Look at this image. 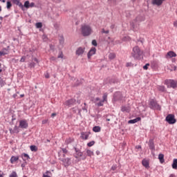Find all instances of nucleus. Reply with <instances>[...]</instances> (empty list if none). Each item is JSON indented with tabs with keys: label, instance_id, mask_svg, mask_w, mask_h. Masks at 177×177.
Returning a JSON list of instances; mask_svg holds the SVG:
<instances>
[{
	"label": "nucleus",
	"instance_id": "1",
	"mask_svg": "<svg viewBox=\"0 0 177 177\" xmlns=\"http://www.w3.org/2000/svg\"><path fill=\"white\" fill-rule=\"evenodd\" d=\"M146 18L144 15H138L136 17V19L130 23V26L133 31H136L138 28H139V23H142V21H145Z\"/></svg>",
	"mask_w": 177,
	"mask_h": 177
},
{
	"label": "nucleus",
	"instance_id": "2",
	"mask_svg": "<svg viewBox=\"0 0 177 177\" xmlns=\"http://www.w3.org/2000/svg\"><path fill=\"white\" fill-rule=\"evenodd\" d=\"M131 56L134 60H140L143 57V50H140L138 46H136L133 48Z\"/></svg>",
	"mask_w": 177,
	"mask_h": 177
},
{
	"label": "nucleus",
	"instance_id": "3",
	"mask_svg": "<svg viewBox=\"0 0 177 177\" xmlns=\"http://www.w3.org/2000/svg\"><path fill=\"white\" fill-rule=\"evenodd\" d=\"M149 107L151 110H158V111H161V105L158 104V102L156 98H152L149 101Z\"/></svg>",
	"mask_w": 177,
	"mask_h": 177
},
{
	"label": "nucleus",
	"instance_id": "4",
	"mask_svg": "<svg viewBox=\"0 0 177 177\" xmlns=\"http://www.w3.org/2000/svg\"><path fill=\"white\" fill-rule=\"evenodd\" d=\"M81 32L83 37H89L92 34V28L88 25L82 26Z\"/></svg>",
	"mask_w": 177,
	"mask_h": 177
},
{
	"label": "nucleus",
	"instance_id": "5",
	"mask_svg": "<svg viewBox=\"0 0 177 177\" xmlns=\"http://www.w3.org/2000/svg\"><path fill=\"white\" fill-rule=\"evenodd\" d=\"M165 85H167V88H172V89H176L177 81L172 79H166L164 82Z\"/></svg>",
	"mask_w": 177,
	"mask_h": 177
},
{
	"label": "nucleus",
	"instance_id": "6",
	"mask_svg": "<svg viewBox=\"0 0 177 177\" xmlns=\"http://www.w3.org/2000/svg\"><path fill=\"white\" fill-rule=\"evenodd\" d=\"M74 150L75 151V153L74 154L75 158H78L79 157H82V160H86V155L84 154V153H82L81 151V150H80V149H78L77 147H74Z\"/></svg>",
	"mask_w": 177,
	"mask_h": 177
},
{
	"label": "nucleus",
	"instance_id": "7",
	"mask_svg": "<svg viewBox=\"0 0 177 177\" xmlns=\"http://www.w3.org/2000/svg\"><path fill=\"white\" fill-rule=\"evenodd\" d=\"M165 121L168 122L170 125H173L176 122V119H175V115L174 114H169L165 118Z\"/></svg>",
	"mask_w": 177,
	"mask_h": 177
},
{
	"label": "nucleus",
	"instance_id": "8",
	"mask_svg": "<svg viewBox=\"0 0 177 177\" xmlns=\"http://www.w3.org/2000/svg\"><path fill=\"white\" fill-rule=\"evenodd\" d=\"M59 160L62 161V165H64L65 168L71 165V158H61Z\"/></svg>",
	"mask_w": 177,
	"mask_h": 177
},
{
	"label": "nucleus",
	"instance_id": "9",
	"mask_svg": "<svg viewBox=\"0 0 177 177\" xmlns=\"http://www.w3.org/2000/svg\"><path fill=\"white\" fill-rule=\"evenodd\" d=\"M64 104L67 107H73V106H75V104H77V100H75L74 98H72L65 101Z\"/></svg>",
	"mask_w": 177,
	"mask_h": 177
},
{
	"label": "nucleus",
	"instance_id": "10",
	"mask_svg": "<svg viewBox=\"0 0 177 177\" xmlns=\"http://www.w3.org/2000/svg\"><path fill=\"white\" fill-rule=\"evenodd\" d=\"M19 128H21V129H27V128H28V123L26 120H21L19 121Z\"/></svg>",
	"mask_w": 177,
	"mask_h": 177
},
{
	"label": "nucleus",
	"instance_id": "11",
	"mask_svg": "<svg viewBox=\"0 0 177 177\" xmlns=\"http://www.w3.org/2000/svg\"><path fill=\"white\" fill-rule=\"evenodd\" d=\"M12 2L14 3V5L19 6V8H20L23 12L26 10V8H24V4L23 5V3L20 2V0H12Z\"/></svg>",
	"mask_w": 177,
	"mask_h": 177
},
{
	"label": "nucleus",
	"instance_id": "12",
	"mask_svg": "<svg viewBox=\"0 0 177 177\" xmlns=\"http://www.w3.org/2000/svg\"><path fill=\"white\" fill-rule=\"evenodd\" d=\"M113 99L115 102H118V100H122V93L120 91H117L113 95Z\"/></svg>",
	"mask_w": 177,
	"mask_h": 177
},
{
	"label": "nucleus",
	"instance_id": "13",
	"mask_svg": "<svg viewBox=\"0 0 177 177\" xmlns=\"http://www.w3.org/2000/svg\"><path fill=\"white\" fill-rule=\"evenodd\" d=\"M95 54H96V48L92 47L88 51V53H87L88 59L91 60V58L92 57V56H93V55H95Z\"/></svg>",
	"mask_w": 177,
	"mask_h": 177
},
{
	"label": "nucleus",
	"instance_id": "14",
	"mask_svg": "<svg viewBox=\"0 0 177 177\" xmlns=\"http://www.w3.org/2000/svg\"><path fill=\"white\" fill-rule=\"evenodd\" d=\"M24 9H30V8H35V3L32 2L30 3L29 1H26L24 4Z\"/></svg>",
	"mask_w": 177,
	"mask_h": 177
},
{
	"label": "nucleus",
	"instance_id": "15",
	"mask_svg": "<svg viewBox=\"0 0 177 177\" xmlns=\"http://www.w3.org/2000/svg\"><path fill=\"white\" fill-rule=\"evenodd\" d=\"M84 52H85V48L79 47L75 51L76 56H81V55H84Z\"/></svg>",
	"mask_w": 177,
	"mask_h": 177
},
{
	"label": "nucleus",
	"instance_id": "16",
	"mask_svg": "<svg viewBox=\"0 0 177 177\" xmlns=\"http://www.w3.org/2000/svg\"><path fill=\"white\" fill-rule=\"evenodd\" d=\"M149 147L151 151H156V146L154 145V140L150 139L149 141Z\"/></svg>",
	"mask_w": 177,
	"mask_h": 177
},
{
	"label": "nucleus",
	"instance_id": "17",
	"mask_svg": "<svg viewBox=\"0 0 177 177\" xmlns=\"http://www.w3.org/2000/svg\"><path fill=\"white\" fill-rule=\"evenodd\" d=\"M166 59H171L172 57H176V53L174 51H169L166 56H165Z\"/></svg>",
	"mask_w": 177,
	"mask_h": 177
},
{
	"label": "nucleus",
	"instance_id": "18",
	"mask_svg": "<svg viewBox=\"0 0 177 177\" xmlns=\"http://www.w3.org/2000/svg\"><path fill=\"white\" fill-rule=\"evenodd\" d=\"M142 165H143V167H145V168H146L147 169H149L150 168V163L149 162L148 160L146 159H143L142 160Z\"/></svg>",
	"mask_w": 177,
	"mask_h": 177
},
{
	"label": "nucleus",
	"instance_id": "19",
	"mask_svg": "<svg viewBox=\"0 0 177 177\" xmlns=\"http://www.w3.org/2000/svg\"><path fill=\"white\" fill-rule=\"evenodd\" d=\"M21 157L23 161H24L25 164H27V160H30V156L26 153H23L21 155Z\"/></svg>",
	"mask_w": 177,
	"mask_h": 177
},
{
	"label": "nucleus",
	"instance_id": "20",
	"mask_svg": "<svg viewBox=\"0 0 177 177\" xmlns=\"http://www.w3.org/2000/svg\"><path fill=\"white\" fill-rule=\"evenodd\" d=\"M141 120H142V118L138 117L135 119L129 120L128 124H136V122H139V121H141Z\"/></svg>",
	"mask_w": 177,
	"mask_h": 177
},
{
	"label": "nucleus",
	"instance_id": "21",
	"mask_svg": "<svg viewBox=\"0 0 177 177\" xmlns=\"http://www.w3.org/2000/svg\"><path fill=\"white\" fill-rule=\"evenodd\" d=\"M164 1L165 0H152V4L156 5L157 6H161Z\"/></svg>",
	"mask_w": 177,
	"mask_h": 177
},
{
	"label": "nucleus",
	"instance_id": "22",
	"mask_svg": "<svg viewBox=\"0 0 177 177\" xmlns=\"http://www.w3.org/2000/svg\"><path fill=\"white\" fill-rule=\"evenodd\" d=\"M84 79L77 80L75 83L73 85V86H80V85H82L84 84Z\"/></svg>",
	"mask_w": 177,
	"mask_h": 177
},
{
	"label": "nucleus",
	"instance_id": "23",
	"mask_svg": "<svg viewBox=\"0 0 177 177\" xmlns=\"http://www.w3.org/2000/svg\"><path fill=\"white\" fill-rule=\"evenodd\" d=\"M109 84H118V79L116 77H111L107 79Z\"/></svg>",
	"mask_w": 177,
	"mask_h": 177
},
{
	"label": "nucleus",
	"instance_id": "24",
	"mask_svg": "<svg viewBox=\"0 0 177 177\" xmlns=\"http://www.w3.org/2000/svg\"><path fill=\"white\" fill-rule=\"evenodd\" d=\"M80 138H82L84 140H88V138H89V133H85V132H82Z\"/></svg>",
	"mask_w": 177,
	"mask_h": 177
},
{
	"label": "nucleus",
	"instance_id": "25",
	"mask_svg": "<svg viewBox=\"0 0 177 177\" xmlns=\"http://www.w3.org/2000/svg\"><path fill=\"white\" fill-rule=\"evenodd\" d=\"M11 164H15V162L19 161V156H12L10 160Z\"/></svg>",
	"mask_w": 177,
	"mask_h": 177
},
{
	"label": "nucleus",
	"instance_id": "26",
	"mask_svg": "<svg viewBox=\"0 0 177 177\" xmlns=\"http://www.w3.org/2000/svg\"><path fill=\"white\" fill-rule=\"evenodd\" d=\"M158 160H159L160 164H164V162H165V160L164 159V154L160 153L158 155Z\"/></svg>",
	"mask_w": 177,
	"mask_h": 177
},
{
	"label": "nucleus",
	"instance_id": "27",
	"mask_svg": "<svg viewBox=\"0 0 177 177\" xmlns=\"http://www.w3.org/2000/svg\"><path fill=\"white\" fill-rule=\"evenodd\" d=\"M121 111L123 113H129L131 111V109H129V106H122Z\"/></svg>",
	"mask_w": 177,
	"mask_h": 177
},
{
	"label": "nucleus",
	"instance_id": "28",
	"mask_svg": "<svg viewBox=\"0 0 177 177\" xmlns=\"http://www.w3.org/2000/svg\"><path fill=\"white\" fill-rule=\"evenodd\" d=\"M100 131H102V127H100V126H95L94 127H93V131L97 133V132H100Z\"/></svg>",
	"mask_w": 177,
	"mask_h": 177
},
{
	"label": "nucleus",
	"instance_id": "29",
	"mask_svg": "<svg viewBox=\"0 0 177 177\" xmlns=\"http://www.w3.org/2000/svg\"><path fill=\"white\" fill-rule=\"evenodd\" d=\"M158 91H159V92H167V88H165V86H158Z\"/></svg>",
	"mask_w": 177,
	"mask_h": 177
},
{
	"label": "nucleus",
	"instance_id": "30",
	"mask_svg": "<svg viewBox=\"0 0 177 177\" xmlns=\"http://www.w3.org/2000/svg\"><path fill=\"white\" fill-rule=\"evenodd\" d=\"M108 3L110 6H115L117 0H108Z\"/></svg>",
	"mask_w": 177,
	"mask_h": 177
},
{
	"label": "nucleus",
	"instance_id": "31",
	"mask_svg": "<svg viewBox=\"0 0 177 177\" xmlns=\"http://www.w3.org/2000/svg\"><path fill=\"white\" fill-rule=\"evenodd\" d=\"M171 167L173 169H177V159H174Z\"/></svg>",
	"mask_w": 177,
	"mask_h": 177
},
{
	"label": "nucleus",
	"instance_id": "32",
	"mask_svg": "<svg viewBox=\"0 0 177 177\" xmlns=\"http://www.w3.org/2000/svg\"><path fill=\"white\" fill-rule=\"evenodd\" d=\"M5 55H8V50L6 48H3L0 51V56H5Z\"/></svg>",
	"mask_w": 177,
	"mask_h": 177
},
{
	"label": "nucleus",
	"instance_id": "33",
	"mask_svg": "<svg viewBox=\"0 0 177 177\" xmlns=\"http://www.w3.org/2000/svg\"><path fill=\"white\" fill-rule=\"evenodd\" d=\"M74 142V138H68L65 140L66 145H70V143H73Z\"/></svg>",
	"mask_w": 177,
	"mask_h": 177
},
{
	"label": "nucleus",
	"instance_id": "34",
	"mask_svg": "<svg viewBox=\"0 0 177 177\" xmlns=\"http://www.w3.org/2000/svg\"><path fill=\"white\" fill-rule=\"evenodd\" d=\"M30 149L31 151H38V147H37V146H35V145H31L30 147Z\"/></svg>",
	"mask_w": 177,
	"mask_h": 177
},
{
	"label": "nucleus",
	"instance_id": "35",
	"mask_svg": "<svg viewBox=\"0 0 177 177\" xmlns=\"http://www.w3.org/2000/svg\"><path fill=\"white\" fill-rule=\"evenodd\" d=\"M59 44L63 45L64 44V37L63 35L59 36Z\"/></svg>",
	"mask_w": 177,
	"mask_h": 177
},
{
	"label": "nucleus",
	"instance_id": "36",
	"mask_svg": "<svg viewBox=\"0 0 177 177\" xmlns=\"http://www.w3.org/2000/svg\"><path fill=\"white\" fill-rule=\"evenodd\" d=\"M109 59H110V60H113V59H115V54L113 53H111L109 55Z\"/></svg>",
	"mask_w": 177,
	"mask_h": 177
},
{
	"label": "nucleus",
	"instance_id": "37",
	"mask_svg": "<svg viewBox=\"0 0 177 177\" xmlns=\"http://www.w3.org/2000/svg\"><path fill=\"white\" fill-rule=\"evenodd\" d=\"M86 154L88 157H92V156H93V151H92L91 150L87 149Z\"/></svg>",
	"mask_w": 177,
	"mask_h": 177
},
{
	"label": "nucleus",
	"instance_id": "38",
	"mask_svg": "<svg viewBox=\"0 0 177 177\" xmlns=\"http://www.w3.org/2000/svg\"><path fill=\"white\" fill-rule=\"evenodd\" d=\"M20 127H19V126L17 127V125L15 126L14 127V133H19V132H20V129H19Z\"/></svg>",
	"mask_w": 177,
	"mask_h": 177
},
{
	"label": "nucleus",
	"instance_id": "39",
	"mask_svg": "<svg viewBox=\"0 0 177 177\" xmlns=\"http://www.w3.org/2000/svg\"><path fill=\"white\" fill-rule=\"evenodd\" d=\"M6 84V82L3 81V79L2 77H0V86L2 88V86H5Z\"/></svg>",
	"mask_w": 177,
	"mask_h": 177
},
{
	"label": "nucleus",
	"instance_id": "40",
	"mask_svg": "<svg viewBox=\"0 0 177 177\" xmlns=\"http://www.w3.org/2000/svg\"><path fill=\"white\" fill-rule=\"evenodd\" d=\"M7 9L9 10L10 8H12V2L10 1H7V6H6Z\"/></svg>",
	"mask_w": 177,
	"mask_h": 177
},
{
	"label": "nucleus",
	"instance_id": "41",
	"mask_svg": "<svg viewBox=\"0 0 177 177\" xmlns=\"http://www.w3.org/2000/svg\"><path fill=\"white\" fill-rule=\"evenodd\" d=\"M36 28H42V23L41 22H37L35 24Z\"/></svg>",
	"mask_w": 177,
	"mask_h": 177
},
{
	"label": "nucleus",
	"instance_id": "42",
	"mask_svg": "<svg viewBox=\"0 0 177 177\" xmlns=\"http://www.w3.org/2000/svg\"><path fill=\"white\" fill-rule=\"evenodd\" d=\"M107 93H104L103 94V96H102V100H104V102H107Z\"/></svg>",
	"mask_w": 177,
	"mask_h": 177
},
{
	"label": "nucleus",
	"instance_id": "43",
	"mask_svg": "<svg viewBox=\"0 0 177 177\" xmlns=\"http://www.w3.org/2000/svg\"><path fill=\"white\" fill-rule=\"evenodd\" d=\"M104 100H100L98 103H97V106L98 107H101L102 106H104Z\"/></svg>",
	"mask_w": 177,
	"mask_h": 177
},
{
	"label": "nucleus",
	"instance_id": "44",
	"mask_svg": "<svg viewBox=\"0 0 177 177\" xmlns=\"http://www.w3.org/2000/svg\"><path fill=\"white\" fill-rule=\"evenodd\" d=\"M10 177H17V173H16V171H12L10 174Z\"/></svg>",
	"mask_w": 177,
	"mask_h": 177
},
{
	"label": "nucleus",
	"instance_id": "45",
	"mask_svg": "<svg viewBox=\"0 0 177 177\" xmlns=\"http://www.w3.org/2000/svg\"><path fill=\"white\" fill-rule=\"evenodd\" d=\"M93 145H95V141H91V142H89L88 143H87V146L88 147H92V146H93Z\"/></svg>",
	"mask_w": 177,
	"mask_h": 177
},
{
	"label": "nucleus",
	"instance_id": "46",
	"mask_svg": "<svg viewBox=\"0 0 177 177\" xmlns=\"http://www.w3.org/2000/svg\"><path fill=\"white\" fill-rule=\"evenodd\" d=\"M35 64H36L35 62H30L28 66L30 68H34V67H35Z\"/></svg>",
	"mask_w": 177,
	"mask_h": 177
},
{
	"label": "nucleus",
	"instance_id": "47",
	"mask_svg": "<svg viewBox=\"0 0 177 177\" xmlns=\"http://www.w3.org/2000/svg\"><path fill=\"white\" fill-rule=\"evenodd\" d=\"M61 149L64 154H67V153H68V150H67V149L66 148H61Z\"/></svg>",
	"mask_w": 177,
	"mask_h": 177
},
{
	"label": "nucleus",
	"instance_id": "48",
	"mask_svg": "<svg viewBox=\"0 0 177 177\" xmlns=\"http://www.w3.org/2000/svg\"><path fill=\"white\" fill-rule=\"evenodd\" d=\"M117 168H118L117 165H113L111 168V171H115Z\"/></svg>",
	"mask_w": 177,
	"mask_h": 177
},
{
	"label": "nucleus",
	"instance_id": "49",
	"mask_svg": "<svg viewBox=\"0 0 177 177\" xmlns=\"http://www.w3.org/2000/svg\"><path fill=\"white\" fill-rule=\"evenodd\" d=\"M92 45H93V46H97V41H96V39H93V40L92 41Z\"/></svg>",
	"mask_w": 177,
	"mask_h": 177
},
{
	"label": "nucleus",
	"instance_id": "50",
	"mask_svg": "<svg viewBox=\"0 0 177 177\" xmlns=\"http://www.w3.org/2000/svg\"><path fill=\"white\" fill-rule=\"evenodd\" d=\"M123 41H131V37H129V36H126L123 37Z\"/></svg>",
	"mask_w": 177,
	"mask_h": 177
},
{
	"label": "nucleus",
	"instance_id": "51",
	"mask_svg": "<svg viewBox=\"0 0 177 177\" xmlns=\"http://www.w3.org/2000/svg\"><path fill=\"white\" fill-rule=\"evenodd\" d=\"M102 34H109V32H110V31L109 30H105L104 28H102Z\"/></svg>",
	"mask_w": 177,
	"mask_h": 177
},
{
	"label": "nucleus",
	"instance_id": "52",
	"mask_svg": "<svg viewBox=\"0 0 177 177\" xmlns=\"http://www.w3.org/2000/svg\"><path fill=\"white\" fill-rule=\"evenodd\" d=\"M149 66H150V64H146L143 66V69H144V70H148Z\"/></svg>",
	"mask_w": 177,
	"mask_h": 177
},
{
	"label": "nucleus",
	"instance_id": "53",
	"mask_svg": "<svg viewBox=\"0 0 177 177\" xmlns=\"http://www.w3.org/2000/svg\"><path fill=\"white\" fill-rule=\"evenodd\" d=\"M21 63H24V62H26V56H23L20 59Z\"/></svg>",
	"mask_w": 177,
	"mask_h": 177
},
{
	"label": "nucleus",
	"instance_id": "54",
	"mask_svg": "<svg viewBox=\"0 0 177 177\" xmlns=\"http://www.w3.org/2000/svg\"><path fill=\"white\" fill-rule=\"evenodd\" d=\"M131 66H133V64H132L131 62H128L126 64L127 67H131Z\"/></svg>",
	"mask_w": 177,
	"mask_h": 177
},
{
	"label": "nucleus",
	"instance_id": "55",
	"mask_svg": "<svg viewBox=\"0 0 177 177\" xmlns=\"http://www.w3.org/2000/svg\"><path fill=\"white\" fill-rule=\"evenodd\" d=\"M9 131H10V133L11 135H13V133H15V131L12 129V128H9Z\"/></svg>",
	"mask_w": 177,
	"mask_h": 177
},
{
	"label": "nucleus",
	"instance_id": "56",
	"mask_svg": "<svg viewBox=\"0 0 177 177\" xmlns=\"http://www.w3.org/2000/svg\"><path fill=\"white\" fill-rule=\"evenodd\" d=\"M57 57L58 59H63V53H61Z\"/></svg>",
	"mask_w": 177,
	"mask_h": 177
},
{
	"label": "nucleus",
	"instance_id": "57",
	"mask_svg": "<svg viewBox=\"0 0 177 177\" xmlns=\"http://www.w3.org/2000/svg\"><path fill=\"white\" fill-rule=\"evenodd\" d=\"M26 165H27V162L26 163V162H25L24 163H22L21 165V168H26Z\"/></svg>",
	"mask_w": 177,
	"mask_h": 177
},
{
	"label": "nucleus",
	"instance_id": "58",
	"mask_svg": "<svg viewBox=\"0 0 177 177\" xmlns=\"http://www.w3.org/2000/svg\"><path fill=\"white\" fill-rule=\"evenodd\" d=\"M136 149L139 150L140 149H142V146L141 145H137V146H136Z\"/></svg>",
	"mask_w": 177,
	"mask_h": 177
},
{
	"label": "nucleus",
	"instance_id": "59",
	"mask_svg": "<svg viewBox=\"0 0 177 177\" xmlns=\"http://www.w3.org/2000/svg\"><path fill=\"white\" fill-rule=\"evenodd\" d=\"M50 75H49V73H46V75H45V78H50Z\"/></svg>",
	"mask_w": 177,
	"mask_h": 177
},
{
	"label": "nucleus",
	"instance_id": "60",
	"mask_svg": "<svg viewBox=\"0 0 177 177\" xmlns=\"http://www.w3.org/2000/svg\"><path fill=\"white\" fill-rule=\"evenodd\" d=\"M55 3H60V0H53Z\"/></svg>",
	"mask_w": 177,
	"mask_h": 177
},
{
	"label": "nucleus",
	"instance_id": "61",
	"mask_svg": "<svg viewBox=\"0 0 177 177\" xmlns=\"http://www.w3.org/2000/svg\"><path fill=\"white\" fill-rule=\"evenodd\" d=\"M50 60H51V62H55V61L56 60V57H52L50 58Z\"/></svg>",
	"mask_w": 177,
	"mask_h": 177
},
{
	"label": "nucleus",
	"instance_id": "62",
	"mask_svg": "<svg viewBox=\"0 0 177 177\" xmlns=\"http://www.w3.org/2000/svg\"><path fill=\"white\" fill-rule=\"evenodd\" d=\"M34 62H36V63H39V61L37 59V57L33 58Z\"/></svg>",
	"mask_w": 177,
	"mask_h": 177
},
{
	"label": "nucleus",
	"instance_id": "63",
	"mask_svg": "<svg viewBox=\"0 0 177 177\" xmlns=\"http://www.w3.org/2000/svg\"><path fill=\"white\" fill-rule=\"evenodd\" d=\"M56 115H57L56 113H53L51 114V117H56Z\"/></svg>",
	"mask_w": 177,
	"mask_h": 177
},
{
	"label": "nucleus",
	"instance_id": "64",
	"mask_svg": "<svg viewBox=\"0 0 177 177\" xmlns=\"http://www.w3.org/2000/svg\"><path fill=\"white\" fill-rule=\"evenodd\" d=\"M174 27H177V21H175L174 22Z\"/></svg>",
	"mask_w": 177,
	"mask_h": 177
}]
</instances>
